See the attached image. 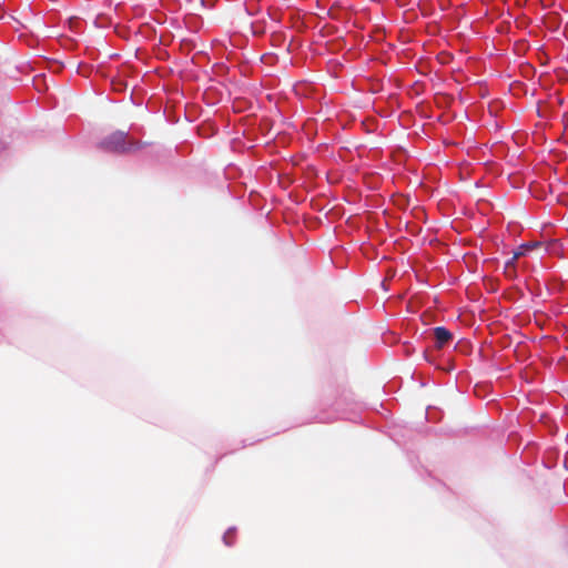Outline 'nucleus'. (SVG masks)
Listing matches in <instances>:
<instances>
[{
  "label": "nucleus",
  "mask_w": 568,
  "mask_h": 568,
  "mask_svg": "<svg viewBox=\"0 0 568 568\" xmlns=\"http://www.w3.org/2000/svg\"><path fill=\"white\" fill-rule=\"evenodd\" d=\"M134 145L135 143L129 140L128 133L123 131H115L101 142L102 149L118 153L129 152Z\"/></svg>",
  "instance_id": "nucleus-1"
},
{
  "label": "nucleus",
  "mask_w": 568,
  "mask_h": 568,
  "mask_svg": "<svg viewBox=\"0 0 568 568\" xmlns=\"http://www.w3.org/2000/svg\"><path fill=\"white\" fill-rule=\"evenodd\" d=\"M434 336L436 339V346L438 348L444 347V345H446L453 338L452 333L443 326L434 328Z\"/></svg>",
  "instance_id": "nucleus-2"
},
{
  "label": "nucleus",
  "mask_w": 568,
  "mask_h": 568,
  "mask_svg": "<svg viewBox=\"0 0 568 568\" xmlns=\"http://www.w3.org/2000/svg\"><path fill=\"white\" fill-rule=\"evenodd\" d=\"M537 246V244H532V245H523L517 252L514 253L513 257L506 262V268L508 267H514L515 265V262L524 255V248H531V247H535Z\"/></svg>",
  "instance_id": "nucleus-3"
}]
</instances>
